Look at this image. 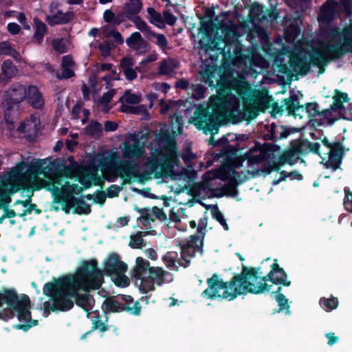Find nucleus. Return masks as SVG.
<instances>
[{
    "label": "nucleus",
    "mask_w": 352,
    "mask_h": 352,
    "mask_svg": "<svg viewBox=\"0 0 352 352\" xmlns=\"http://www.w3.org/2000/svg\"><path fill=\"white\" fill-rule=\"evenodd\" d=\"M104 282L103 272L98 267V261H83L75 274L54 278L44 285L43 294L52 300V303H43L44 312L67 311L75 302L88 314L94 302L89 292L100 289Z\"/></svg>",
    "instance_id": "obj_1"
},
{
    "label": "nucleus",
    "mask_w": 352,
    "mask_h": 352,
    "mask_svg": "<svg viewBox=\"0 0 352 352\" xmlns=\"http://www.w3.org/2000/svg\"><path fill=\"white\" fill-rule=\"evenodd\" d=\"M324 36L329 40L338 43L329 42L321 43L318 48L308 52L312 65L318 68V74L324 72V67L331 61L341 58L349 51L352 44V25L340 30L337 26L329 25L322 28Z\"/></svg>",
    "instance_id": "obj_2"
},
{
    "label": "nucleus",
    "mask_w": 352,
    "mask_h": 352,
    "mask_svg": "<svg viewBox=\"0 0 352 352\" xmlns=\"http://www.w3.org/2000/svg\"><path fill=\"white\" fill-rule=\"evenodd\" d=\"M155 139L151 144L157 143L151 157L147 162L151 173L156 179L164 175L169 176L173 173V164L177 159L176 142L168 131L161 130L158 133L155 131Z\"/></svg>",
    "instance_id": "obj_3"
},
{
    "label": "nucleus",
    "mask_w": 352,
    "mask_h": 352,
    "mask_svg": "<svg viewBox=\"0 0 352 352\" xmlns=\"http://www.w3.org/2000/svg\"><path fill=\"white\" fill-rule=\"evenodd\" d=\"M262 274L261 267H252L243 265L240 274H235L229 281H223V279L219 278L217 273H214L207 279L208 287L202 292L201 296L206 299L220 300L222 294L221 290L228 289L232 292L235 287H243L248 285V283H251L250 281L251 279L257 280Z\"/></svg>",
    "instance_id": "obj_4"
},
{
    "label": "nucleus",
    "mask_w": 352,
    "mask_h": 352,
    "mask_svg": "<svg viewBox=\"0 0 352 352\" xmlns=\"http://www.w3.org/2000/svg\"><path fill=\"white\" fill-rule=\"evenodd\" d=\"M5 298L7 300V305L10 309L8 314L10 318H13L14 311H16L18 320L24 322L14 325V329L28 331L31 327L38 324V320L32 319V314L30 311L31 302L28 295L23 294L19 297L16 292L12 289V292H8Z\"/></svg>",
    "instance_id": "obj_5"
},
{
    "label": "nucleus",
    "mask_w": 352,
    "mask_h": 352,
    "mask_svg": "<svg viewBox=\"0 0 352 352\" xmlns=\"http://www.w3.org/2000/svg\"><path fill=\"white\" fill-rule=\"evenodd\" d=\"M277 272H282L279 268L278 264V259L274 258V263L271 265V270L265 276H259L258 279L261 283L258 285H255L252 283H248L243 287H235L232 292L226 289L221 294V299H225L231 301L236 298L239 296L246 294L248 293L252 294H261L265 292H270L272 284L274 280V273Z\"/></svg>",
    "instance_id": "obj_6"
},
{
    "label": "nucleus",
    "mask_w": 352,
    "mask_h": 352,
    "mask_svg": "<svg viewBox=\"0 0 352 352\" xmlns=\"http://www.w3.org/2000/svg\"><path fill=\"white\" fill-rule=\"evenodd\" d=\"M26 96L25 87L19 83L12 85L6 91L2 106L4 108V119L8 124H14L18 116L19 104L26 98Z\"/></svg>",
    "instance_id": "obj_7"
},
{
    "label": "nucleus",
    "mask_w": 352,
    "mask_h": 352,
    "mask_svg": "<svg viewBox=\"0 0 352 352\" xmlns=\"http://www.w3.org/2000/svg\"><path fill=\"white\" fill-rule=\"evenodd\" d=\"M221 114L217 109L210 111L208 107H199L194 113L193 124L197 129L202 130L208 135L219 130Z\"/></svg>",
    "instance_id": "obj_8"
},
{
    "label": "nucleus",
    "mask_w": 352,
    "mask_h": 352,
    "mask_svg": "<svg viewBox=\"0 0 352 352\" xmlns=\"http://www.w3.org/2000/svg\"><path fill=\"white\" fill-rule=\"evenodd\" d=\"M200 23L201 27L198 33H202V38L199 41V47L204 50L206 54H208L210 52L219 50V42L223 41V38L221 36H216L212 38V21H205L201 19Z\"/></svg>",
    "instance_id": "obj_9"
},
{
    "label": "nucleus",
    "mask_w": 352,
    "mask_h": 352,
    "mask_svg": "<svg viewBox=\"0 0 352 352\" xmlns=\"http://www.w3.org/2000/svg\"><path fill=\"white\" fill-rule=\"evenodd\" d=\"M201 239L199 235H190L186 242L180 243V258L181 262L179 265L184 268L190 265L191 259L196 256V252L201 254L204 252V244L200 248Z\"/></svg>",
    "instance_id": "obj_10"
},
{
    "label": "nucleus",
    "mask_w": 352,
    "mask_h": 352,
    "mask_svg": "<svg viewBox=\"0 0 352 352\" xmlns=\"http://www.w3.org/2000/svg\"><path fill=\"white\" fill-rule=\"evenodd\" d=\"M170 275L169 272L160 267H152L150 273L142 279L140 284V289L143 294L154 291L155 284L161 286L166 283V278Z\"/></svg>",
    "instance_id": "obj_11"
},
{
    "label": "nucleus",
    "mask_w": 352,
    "mask_h": 352,
    "mask_svg": "<svg viewBox=\"0 0 352 352\" xmlns=\"http://www.w3.org/2000/svg\"><path fill=\"white\" fill-rule=\"evenodd\" d=\"M127 270V265L120 260L117 253L112 252L109 254L104 260L103 270V276L104 274L113 276L115 274L124 273Z\"/></svg>",
    "instance_id": "obj_12"
},
{
    "label": "nucleus",
    "mask_w": 352,
    "mask_h": 352,
    "mask_svg": "<svg viewBox=\"0 0 352 352\" xmlns=\"http://www.w3.org/2000/svg\"><path fill=\"white\" fill-rule=\"evenodd\" d=\"M87 316L91 321V331H94L98 330L100 333H104L112 330L116 332L117 336L118 335L117 327L107 324V322L109 321L108 315L105 314L102 315L98 310H95L91 313H88Z\"/></svg>",
    "instance_id": "obj_13"
},
{
    "label": "nucleus",
    "mask_w": 352,
    "mask_h": 352,
    "mask_svg": "<svg viewBox=\"0 0 352 352\" xmlns=\"http://www.w3.org/2000/svg\"><path fill=\"white\" fill-rule=\"evenodd\" d=\"M48 166L45 165L44 160L36 159L34 162L27 163L25 171V182L39 184L38 176L44 174Z\"/></svg>",
    "instance_id": "obj_14"
},
{
    "label": "nucleus",
    "mask_w": 352,
    "mask_h": 352,
    "mask_svg": "<svg viewBox=\"0 0 352 352\" xmlns=\"http://www.w3.org/2000/svg\"><path fill=\"white\" fill-rule=\"evenodd\" d=\"M338 6L339 3L336 0H327L320 8L318 19L319 23L325 24L324 27L331 25V23L339 14Z\"/></svg>",
    "instance_id": "obj_15"
},
{
    "label": "nucleus",
    "mask_w": 352,
    "mask_h": 352,
    "mask_svg": "<svg viewBox=\"0 0 352 352\" xmlns=\"http://www.w3.org/2000/svg\"><path fill=\"white\" fill-rule=\"evenodd\" d=\"M299 19L298 15L293 16L292 14H286L284 17L283 25L285 27L284 34L287 41H293L300 34Z\"/></svg>",
    "instance_id": "obj_16"
},
{
    "label": "nucleus",
    "mask_w": 352,
    "mask_h": 352,
    "mask_svg": "<svg viewBox=\"0 0 352 352\" xmlns=\"http://www.w3.org/2000/svg\"><path fill=\"white\" fill-rule=\"evenodd\" d=\"M289 63L294 71L300 76L307 75L310 72L311 65H312L310 58L308 59L307 56L298 54L291 56Z\"/></svg>",
    "instance_id": "obj_17"
},
{
    "label": "nucleus",
    "mask_w": 352,
    "mask_h": 352,
    "mask_svg": "<svg viewBox=\"0 0 352 352\" xmlns=\"http://www.w3.org/2000/svg\"><path fill=\"white\" fill-rule=\"evenodd\" d=\"M227 85L230 90L236 91L243 102L245 103L248 100L251 87L247 81L237 78H233L227 82Z\"/></svg>",
    "instance_id": "obj_18"
},
{
    "label": "nucleus",
    "mask_w": 352,
    "mask_h": 352,
    "mask_svg": "<svg viewBox=\"0 0 352 352\" xmlns=\"http://www.w3.org/2000/svg\"><path fill=\"white\" fill-rule=\"evenodd\" d=\"M232 176L229 178L228 183L226 184L221 188L219 194L215 195L216 197H222L223 196L235 197L238 195L239 191L237 186L241 182L239 181L237 178L240 177V173L234 169H232Z\"/></svg>",
    "instance_id": "obj_19"
},
{
    "label": "nucleus",
    "mask_w": 352,
    "mask_h": 352,
    "mask_svg": "<svg viewBox=\"0 0 352 352\" xmlns=\"http://www.w3.org/2000/svg\"><path fill=\"white\" fill-rule=\"evenodd\" d=\"M280 149V146L274 143H264L262 144L258 142L252 148V151H258L265 161L274 160L276 157L275 153L279 152Z\"/></svg>",
    "instance_id": "obj_20"
},
{
    "label": "nucleus",
    "mask_w": 352,
    "mask_h": 352,
    "mask_svg": "<svg viewBox=\"0 0 352 352\" xmlns=\"http://www.w3.org/2000/svg\"><path fill=\"white\" fill-rule=\"evenodd\" d=\"M75 14L72 11H67L63 13L62 10H58L56 14L47 15L45 21L50 26L56 25L67 24L74 20Z\"/></svg>",
    "instance_id": "obj_21"
},
{
    "label": "nucleus",
    "mask_w": 352,
    "mask_h": 352,
    "mask_svg": "<svg viewBox=\"0 0 352 352\" xmlns=\"http://www.w3.org/2000/svg\"><path fill=\"white\" fill-rule=\"evenodd\" d=\"M123 156L126 158H138L142 155L144 152V146L140 145L139 139L137 137H134L133 143L130 144L129 142H124L122 148Z\"/></svg>",
    "instance_id": "obj_22"
},
{
    "label": "nucleus",
    "mask_w": 352,
    "mask_h": 352,
    "mask_svg": "<svg viewBox=\"0 0 352 352\" xmlns=\"http://www.w3.org/2000/svg\"><path fill=\"white\" fill-rule=\"evenodd\" d=\"M123 173L121 175L124 178V183L131 184L132 183L131 178H136L139 183L144 182L148 179L149 173H140L139 169L135 166L129 165L126 168L123 169Z\"/></svg>",
    "instance_id": "obj_23"
},
{
    "label": "nucleus",
    "mask_w": 352,
    "mask_h": 352,
    "mask_svg": "<svg viewBox=\"0 0 352 352\" xmlns=\"http://www.w3.org/2000/svg\"><path fill=\"white\" fill-rule=\"evenodd\" d=\"M28 103L36 109H41L44 106V100L42 94L38 87L34 85H30L27 90V96Z\"/></svg>",
    "instance_id": "obj_24"
},
{
    "label": "nucleus",
    "mask_w": 352,
    "mask_h": 352,
    "mask_svg": "<svg viewBox=\"0 0 352 352\" xmlns=\"http://www.w3.org/2000/svg\"><path fill=\"white\" fill-rule=\"evenodd\" d=\"M103 314L108 315L109 313H120L124 311H131V308L127 307L123 308L122 302H118L113 296L106 298L101 306Z\"/></svg>",
    "instance_id": "obj_25"
},
{
    "label": "nucleus",
    "mask_w": 352,
    "mask_h": 352,
    "mask_svg": "<svg viewBox=\"0 0 352 352\" xmlns=\"http://www.w3.org/2000/svg\"><path fill=\"white\" fill-rule=\"evenodd\" d=\"M135 263L136 265L132 270V276L136 280H140L142 282V279L144 278V273H150V269L152 267L150 266V263L147 260L140 256L136 258Z\"/></svg>",
    "instance_id": "obj_26"
},
{
    "label": "nucleus",
    "mask_w": 352,
    "mask_h": 352,
    "mask_svg": "<svg viewBox=\"0 0 352 352\" xmlns=\"http://www.w3.org/2000/svg\"><path fill=\"white\" fill-rule=\"evenodd\" d=\"M56 184H60V181L58 178L45 181V188L51 192L54 199L53 204H59L61 201L59 197L63 194V186L62 187H58Z\"/></svg>",
    "instance_id": "obj_27"
},
{
    "label": "nucleus",
    "mask_w": 352,
    "mask_h": 352,
    "mask_svg": "<svg viewBox=\"0 0 352 352\" xmlns=\"http://www.w3.org/2000/svg\"><path fill=\"white\" fill-rule=\"evenodd\" d=\"M217 65L205 64V67L200 72L201 80L205 84L210 87L214 86V80L215 74L218 70Z\"/></svg>",
    "instance_id": "obj_28"
},
{
    "label": "nucleus",
    "mask_w": 352,
    "mask_h": 352,
    "mask_svg": "<svg viewBox=\"0 0 352 352\" xmlns=\"http://www.w3.org/2000/svg\"><path fill=\"white\" fill-rule=\"evenodd\" d=\"M120 300H121L123 302H122V307L123 308L129 307L132 309L131 311H125L129 314L134 316H139L141 312V305L138 301L134 302L133 298L131 296L128 295H120L117 296Z\"/></svg>",
    "instance_id": "obj_29"
},
{
    "label": "nucleus",
    "mask_w": 352,
    "mask_h": 352,
    "mask_svg": "<svg viewBox=\"0 0 352 352\" xmlns=\"http://www.w3.org/2000/svg\"><path fill=\"white\" fill-rule=\"evenodd\" d=\"M18 69L10 59L6 60L1 65L0 78L3 81H8L17 73Z\"/></svg>",
    "instance_id": "obj_30"
},
{
    "label": "nucleus",
    "mask_w": 352,
    "mask_h": 352,
    "mask_svg": "<svg viewBox=\"0 0 352 352\" xmlns=\"http://www.w3.org/2000/svg\"><path fill=\"white\" fill-rule=\"evenodd\" d=\"M74 201V209L73 210L74 214H89L91 212V208L82 198L74 197L71 199Z\"/></svg>",
    "instance_id": "obj_31"
},
{
    "label": "nucleus",
    "mask_w": 352,
    "mask_h": 352,
    "mask_svg": "<svg viewBox=\"0 0 352 352\" xmlns=\"http://www.w3.org/2000/svg\"><path fill=\"white\" fill-rule=\"evenodd\" d=\"M34 32L33 38L37 42L38 44L41 45L43 41L45 34L47 31L46 25L40 19H34Z\"/></svg>",
    "instance_id": "obj_32"
},
{
    "label": "nucleus",
    "mask_w": 352,
    "mask_h": 352,
    "mask_svg": "<svg viewBox=\"0 0 352 352\" xmlns=\"http://www.w3.org/2000/svg\"><path fill=\"white\" fill-rule=\"evenodd\" d=\"M83 186H79L76 184H71L69 182H65L63 185V195H66L69 199H74L75 195H80L84 190Z\"/></svg>",
    "instance_id": "obj_33"
},
{
    "label": "nucleus",
    "mask_w": 352,
    "mask_h": 352,
    "mask_svg": "<svg viewBox=\"0 0 352 352\" xmlns=\"http://www.w3.org/2000/svg\"><path fill=\"white\" fill-rule=\"evenodd\" d=\"M142 8V3L141 0H129L123 6V10L131 16H138Z\"/></svg>",
    "instance_id": "obj_34"
},
{
    "label": "nucleus",
    "mask_w": 352,
    "mask_h": 352,
    "mask_svg": "<svg viewBox=\"0 0 352 352\" xmlns=\"http://www.w3.org/2000/svg\"><path fill=\"white\" fill-rule=\"evenodd\" d=\"M163 261L168 268H172L176 271L178 270L177 263L181 262V258H178V253L175 251H169L163 256Z\"/></svg>",
    "instance_id": "obj_35"
},
{
    "label": "nucleus",
    "mask_w": 352,
    "mask_h": 352,
    "mask_svg": "<svg viewBox=\"0 0 352 352\" xmlns=\"http://www.w3.org/2000/svg\"><path fill=\"white\" fill-rule=\"evenodd\" d=\"M147 13L150 16L149 22L151 24L155 25L160 29H162L165 27L164 21L163 20L162 14L160 12H157L153 8H148Z\"/></svg>",
    "instance_id": "obj_36"
},
{
    "label": "nucleus",
    "mask_w": 352,
    "mask_h": 352,
    "mask_svg": "<svg viewBox=\"0 0 352 352\" xmlns=\"http://www.w3.org/2000/svg\"><path fill=\"white\" fill-rule=\"evenodd\" d=\"M244 157L248 160L249 166L258 164L265 161L261 153L258 151H252V148L245 153Z\"/></svg>",
    "instance_id": "obj_37"
},
{
    "label": "nucleus",
    "mask_w": 352,
    "mask_h": 352,
    "mask_svg": "<svg viewBox=\"0 0 352 352\" xmlns=\"http://www.w3.org/2000/svg\"><path fill=\"white\" fill-rule=\"evenodd\" d=\"M280 164H288L290 166L294 165L300 157L292 152L289 148L286 149L278 157Z\"/></svg>",
    "instance_id": "obj_38"
},
{
    "label": "nucleus",
    "mask_w": 352,
    "mask_h": 352,
    "mask_svg": "<svg viewBox=\"0 0 352 352\" xmlns=\"http://www.w3.org/2000/svg\"><path fill=\"white\" fill-rule=\"evenodd\" d=\"M282 287L278 286L275 292H272L271 293V296L276 294L275 298L279 306L278 311H281L285 309H289V305H288V300L284 294L280 293Z\"/></svg>",
    "instance_id": "obj_39"
},
{
    "label": "nucleus",
    "mask_w": 352,
    "mask_h": 352,
    "mask_svg": "<svg viewBox=\"0 0 352 352\" xmlns=\"http://www.w3.org/2000/svg\"><path fill=\"white\" fill-rule=\"evenodd\" d=\"M10 56L15 59L19 56V53L12 47L11 43L8 41H2L0 43V56Z\"/></svg>",
    "instance_id": "obj_40"
},
{
    "label": "nucleus",
    "mask_w": 352,
    "mask_h": 352,
    "mask_svg": "<svg viewBox=\"0 0 352 352\" xmlns=\"http://www.w3.org/2000/svg\"><path fill=\"white\" fill-rule=\"evenodd\" d=\"M283 105L285 107V109L288 113V115L293 116L294 118L297 116L296 112L301 109L302 111H304V105L300 104V103H294L287 100V99L285 98L283 100Z\"/></svg>",
    "instance_id": "obj_41"
},
{
    "label": "nucleus",
    "mask_w": 352,
    "mask_h": 352,
    "mask_svg": "<svg viewBox=\"0 0 352 352\" xmlns=\"http://www.w3.org/2000/svg\"><path fill=\"white\" fill-rule=\"evenodd\" d=\"M329 155V161L326 162L324 165L327 168H332L336 171L340 168L344 157L337 156L335 155L327 153Z\"/></svg>",
    "instance_id": "obj_42"
},
{
    "label": "nucleus",
    "mask_w": 352,
    "mask_h": 352,
    "mask_svg": "<svg viewBox=\"0 0 352 352\" xmlns=\"http://www.w3.org/2000/svg\"><path fill=\"white\" fill-rule=\"evenodd\" d=\"M280 270L282 271L274 273V284L275 285H283L286 287L291 285V281L288 280V275L283 268L279 266Z\"/></svg>",
    "instance_id": "obj_43"
},
{
    "label": "nucleus",
    "mask_w": 352,
    "mask_h": 352,
    "mask_svg": "<svg viewBox=\"0 0 352 352\" xmlns=\"http://www.w3.org/2000/svg\"><path fill=\"white\" fill-rule=\"evenodd\" d=\"M304 139H298L293 140L290 143L289 149L294 152L296 155H307L308 152L305 149Z\"/></svg>",
    "instance_id": "obj_44"
},
{
    "label": "nucleus",
    "mask_w": 352,
    "mask_h": 352,
    "mask_svg": "<svg viewBox=\"0 0 352 352\" xmlns=\"http://www.w3.org/2000/svg\"><path fill=\"white\" fill-rule=\"evenodd\" d=\"M205 214H206V212H205ZM208 217L206 214L204 215L203 218H201L199 220L198 222V228L197 230V234L195 235H199V238L201 239V245L200 248H201L202 245L204 244V240L205 237V231L206 230L207 226H208Z\"/></svg>",
    "instance_id": "obj_45"
},
{
    "label": "nucleus",
    "mask_w": 352,
    "mask_h": 352,
    "mask_svg": "<svg viewBox=\"0 0 352 352\" xmlns=\"http://www.w3.org/2000/svg\"><path fill=\"white\" fill-rule=\"evenodd\" d=\"M320 305L325 311H331L337 308L338 300L333 296L329 298L323 297L320 299Z\"/></svg>",
    "instance_id": "obj_46"
},
{
    "label": "nucleus",
    "mask_w": 352,
    "mask_h": 352,
    "mask_svg": "<svg viewBox=\"0 0 352 352\" xmlns=\"http://www.w3.org/2000/svg\"><path fill=\"white\" fill-rule=\"evenodd\" d=\"M211 214L212 218L217 221L223 226L225 230L228 231L229 230V226L226 222V220L225 219L222 212L219 210L217 205H214L212 206Z\"/></svg>",
    "instance_id": "obj_47"
},
{
    "label": "nucleus",
    "mask_w": 352,
    "mask_h": 352,
    "mask_svg": "<svg viewBox=\"0 0 352 352\" xmlns=\"http://www.w3.org/2000/svg\"><path fill=\"white\" fill-rule=\"evenodd\" d=\"M26 166L27 163L24 162L18 163L12 170L13 177L17 181L25 182V169L26 168Z\"/></svg>",
    "instance_id": "obj_48"
},
{
    "label": "nucleus",
    "mask_w": 352,
    "mask_h": 352,
    "mask_svg": "<svg viewBox=\"0 0 352 352\" xmlns=\"http://www.w3.org/2000/svg\"><path fill=\"white\" fill-rule=\"evenodd\" d=\"M177 67V65L173 60L168 61L164 60L160 65L159 72L162 75H169L173 72Z\"/></svg>",
    "instance_id": "obj_49"
},
{
    "label": "nucleus",
    "mask_w": 352,
    "mask_h": 352,
    "mask_svg": "<svg viewBox=\"0 0 352 352\" xmlns=\"http://www.w3.org/2000/svg\"><path fill=\"white\" fill-rule=\"evenodd\" d=\"M87 135L91 136L99 135L102 130V124L98 121H92L85 128Z\"/></svg>",
    "instance_id": "obj_50"
},
{
    "label": "nucleus",
    "mask_w": 352,
    "mask_h": 352,
    "mask_svg": "<svg viewBox=\"0 0 352 352\" xmlns=\"http://www.w3.org/2000/svg\"><path fill=\"white\" fill-rule=\"evenodd\" d=\"M10 193L7 191L6 184H2L0 188V203L2 204V208L6 209L12 201Z\"/></svg>",
    "instance_id": "obj_51"
},
{
    "label": "nucleus",
    "mask_w": 352,
    "mask_h": 352,
    "mask_svg": "<svg viewBox=\"0 0 352 352\" xmlns=\"http://www.w3.org/2000/svg\"><path fill=\"white\" fill-rule=\"evenodd\" d=\"M304 105V111L307 113L308 118L310 119L315 118L319 115V105L317 102H307Z\"/></svg>",
    "instance_id": "obj_52"
},
{
    "label": "nucleus",
    "mask_w": 352,
    "mask_h": 352,
    "mask_svg": "<svg viewBox=\"0 0 352 352\" xmlns=\"http://www.w3.org/2000/svg\"><path fill=\"white\" fill-rule=\"evenodd\" d=\"M342 100H340L338 96H333V104L330 107L331 110L333 111H340L344 109V106L343 104L344 102H348L349 101V98L348 94H342Z\"/></svg>",
    "instance_id": "obj_53"
},
{
    "label": "nucleus",
    "mask_w": 352,
    "mask_h": 352,
    "mask_svg": "<svg viewBox=\"0 0 352 352\" xmlns=\"http://www.w3.org/2000/svg\"><path fill=\"white\" fill-rule=\"evenodd\" d=\"M305 149L307 151L308 153H311L313 154L321 156V153L320 151V144L318 142H311L307 138L304 139V144Z\"/></svg>",
    "instance_id": "obj_54"
},
{
    "label": "nucleus",
    "mask_w": 352,
    "mask_h": 352,
    "mask_svg": "<svg viewBox=\"0 0 352 352\" xmlns=\"http://www.w3.org/2000/svg\"><path fill=\"white\" fill-rule=\"evenodd\" d=\"M129 245L134 249H142L145 245L142 232H138L136 234L131 236Z\"/></svg>",
    "instance_id": "obj_55"
},
{
    "label": "nucleus",
    "mask_w": 352,
    "mask_h": 352,
    "mask_svg": "<svg viewBox=\"0 0 352 352\" xmlns=\"http://www.w3.org/2000/svg\"><path fill=\"white\" fill-rule=\"evenodd\" d=\"M131 21L135 24L136 28L142 32H145L148 34H150L151 32H153L151 28L140 16H133Z\"/></svg>",
    "instance_id": "obj_56"
},
{
    "label": "nucleus",
    "mask_w": 352,
    "mask_h": 352,
    "mask_svg": "<svg viewBox=\"0 0 352 352\" xmlns=\"http://www.w3.org/2000/svg\"><path fill=\"white\" fill-rule=\"evenodd\" d=\"M330 151L328 153L329 154L335 155L337 156H342L345 155V148L343 146V144L340 141H336L332 143V146L329 148Z\"/></svg>",
    "instance_id": "obj_57"
},
{
    "label": "nucleus",
    "mask_w": 352,
    "mask_h": 352,
    "mask_svg": "<svg viewBox=\"0 0 352 352\" xmlns=\"http://www.w3.org/2000/svg\"><path fill=\"white\" fill-rule=\"evenodd\" d=\"M26 184L25 182L18 181L17 183H3V184H6L7 191L12 195L20 190H25Z\"/></svg>",
    "instance_id": "obj_58"
},
{
    "label": "nucleus",
    "mask_w": 352,
    "mask_h": 352,
    "mask_svg": "<svg viewBox=\"0 0 352 352\" xmlns=\"http://www.w3.org/2000/svg\"><path fill=\"white\" fill-rule=\"evenodd\" d=\"M59 198L61 199L59 204H62V210L65 214L70 213L71 209H74V201L70 200L66 195H61Z\"/></svg>",
    "instance_id": "obj_59"
},
{
    "label": "nucleus",
    "mask_w": 352,
    "mask_h": 352,
    "mask_svg": "<svg viewBox=\"0 0 352 352\" xmlns=\"http://www.w3.org/2000/svg\"><path fill=\"white\" fill-rule=\"evenodd\" d=\"M113 275L115 276L113 283L116 286L126 287L129 285L130 280L129 278L124 275V273L115 274Z\"/></svg>",
    "instance_id": "obj_60"
},
{
    "label": "nucleus",
    "mask_w": 352,
    "mask_h": 352,
    "mask_svg": "<svg viewBox=\"0 0 352 352\" xmlns=\"http://www.w3.org/2000/svg\"><path fill=\"white\" fill-rule=\"evenodd\" d=\"M144 41L140 32L132 33L126 40V45L131 48H135L140 42Z\"/></svg>",
    "instance_id": "obj_61"
},
{
    "label": "nucleus",
    "mask_w": 352,
    "mask_h": 352,
    "mask_svg": "<svg viewBox=\"0 0 352 352\" xmlns=\"http://www.w3.org/2000/svg\"><path fill=\"white\" fill-rule=\"evenodd\" d=\"M52 46L54 50L59 54L67 52V47L63 38H54L52 41Z\"/></svg>",
    "instance_id": "obj_62"
},
{
    "label": "nucleus",
    "mask_w": 352,
    "mask_h": 352,
    "mask_svg": "<svg viewBox=\"0 0 352 352\" xmlns=\"http://www.w3.org/2000/svg\"><path fill=\"white\" fill-rule=\"evenodd\" d=\"M124 98V101L127 104H138L141 101L140 96L135 94H132L130 90L125 91Z\"/></svg>",
    "instance_id": "obj_63"
},
{
    "label": "nucleus",
    "mask_w": 352,
    "mask_h": 352,
    "mask_svg": "<svg viewBox=\"0 0 352 352\" xmlns=\"http://www.w3.org/2000/svg\"><path fill=\"white\" fill-rule=\"evenodd\" d=\"M150 35L157 38L156 45L162 49H165L168 45V42L163 34H157L155 32H151Z\"/></svg>",
    "instance_id": "obj_64"
}]
</instances>
